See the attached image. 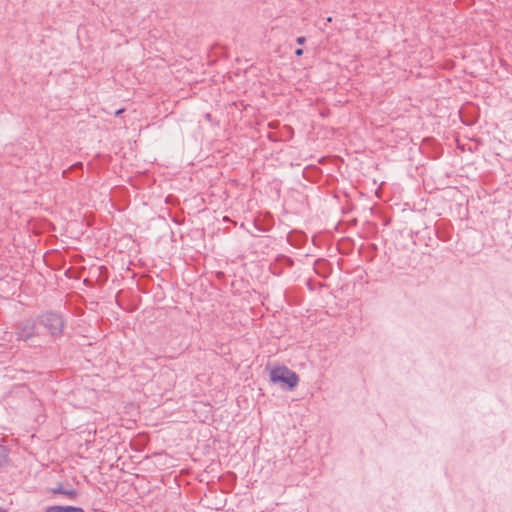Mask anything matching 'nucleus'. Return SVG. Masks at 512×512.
Returning a JSON list of instances; mask_svg holds the SVG:
<instances>
[{
    "instance_id": "18",
    "label": "nucleus",
    "mask_w": 512,
    "mask_h": 512,
    "mask_svg": "<svg viewBox=\"0 0 512 512\" xmlns=\"http://www.w3.org/2000/svg\"><path fill=\"white\" fill-rule=\"evenodd\" d=\"M371 247L375 250L377 249L376 244H372Z\"/></svg>"
},
{
    "instance_id": "13",
    "label": "nucleus",
    "mask_w": 512,
    "mask_h": 512,
    "mask_svg": "<svg viewBox=\"0 0 512 512\" xmlns=\"http://www.w3.org/2000/svg\"><path fill=\"white\" fill-rule=\"evenodd\" d=\"M65 276L68 277V278H75V279L79 278L78 272H77V270L74 267H69L65 271Z\"/></svg>"
},
{
    "instance_id": "20",
    "label": "nucleus",
    "mask_w": 512,
    "mask_h": 512,
    "mask_svg": "<svg viewBox=\"0 0 512 512\" xmlns=\"http://www.w3.org/2000/svg\"><path fill=\"white\" fill-rule=\"evenodd\" d=\"M0 512H6V510H4L3 508H0Z\"/></svg>"
},
{
    "instance_id": "15",
    "label": "nucleus",
    "mask_w": 512,
    "mask_h": 512,
    "mask_svg": "<svg viewBox=\"0 0 512 512\" xmlns=\"http://www.w3.org/2000/svg\"><path fill=\"white\" fill-rule=\"evenodd\" d=\"M304 53L303 49L302 48H298L295 50V55L296 56H302Z\"/></svg>"
},
{
    "instance_id": "3",
    "label": "nucleus",
    "mask_w": 512,
    "mask_h": 512,
    "mask_svg": "<svg viewBox=\"0 0 512 512\" xmlns=\"http://www.w3.org/2000/svg\"><path fill=\"white\" fill-rule=\"evenodd\" d=\"M36 319H25L15 326V336L18 341L28 342L39 334Z\"/></svg>"
},
{
    "instance_id": "10",
    "label": "nucleus",
    "mask_w": 512,
    "mask_h": 512,
    "mask_svg": "<svg viewBox=\"0 0 512 512\" xmlns=\"http://www.w3.org/2000/svg\"><path fill=\"white\" fill-rule=\"evenodd\" d=\"M44 512H85L82 507L72 505H53L47 507Z\"/></svg>"
},
{
    "instance_id": "11",
    "label": "nucleus",
    "mask_w": 512,
    "mask_h": 512,
    "mask_svg": "<svg viewBox=\"0 0 512 512\" xmlns=\"http://www.w3.org/2000/svg\"><path fill=\"white\" fill-rule=\"evenodd\" d=\"M9 464V450L7 447L0 445V467L7 466Z\"/></svg>"
},
{
    "instance_id": "6",
    "label": "nucleus",
    "mask_w": 512,
    "mask_h": 512,
    "mask_svg": "<svg viewBox=\"0 0 512 512\" xmlns=\"http://www.w3.org/2000/svg\"><path fill=\"white\" fill-rule=\"evenodd\" d=\"M307 241L308 236L302 230L293 229L287 234V242L295 248H302Z\"/></svg>"
},
{
    "instance_id": "12",
    "label": "nucleus",
    "mask_w": 512,
    "mask_h": 512,
    "mask_svg": "<svg viewBox=\"0 0 512 512\" xmlns=\"http://www.w3.org/2000/svg\"><path fill=\"white\" fill-rule=\"evenodd\" d=\"M83 169V163L82 162H76L72 164L67 170L63 171V177H66L67 173L76 171V170H82Z\"/></svg>"
},
{
    "instance_id": "1",
    "label": "nucleus",
    "mask_w": 512,
    "mask_h": 512,
    "mask_svg": "<svg viewBox=\"0 0 512 512\" xmlns=\"http://www.w3.org/2000/svg\"><path fill=\"white\" fill-rule=\"evenodd\" d=\"M37 323L56 339L63 335L66 320L60 313L47 311L37 316Z\"/></svg>"
},
{
    "instance_id": "5",
    "label": "nucleus",
    "mask_w": 512,
    "mask_h": 512,
    "mask_svg": "<svg viewBox=\"0 0 512 512\" xmlns=\"http://www.w3.org/2000/svg\"><path fill=\"white\" fill-rule=\"evenodd\" d=\"M253 226L260 232H268L274 226V218L271 213H259L253 221Z\"/></svg>"
},
{
    "instance_id": "4",
    "label": "nucleus",
    "mask_w": 512,
    "mask_h": 512,
    "mask_svg": "<svg viewBox=\"0 0 512 512\" xmlns=\"http://www.w3.org/2000/svg\"><path fill=\"white\" fill-rule=\"evenodd\" d=\"M294 264L295 261L290 256L285 254H278L269 264V271L274 276L280 277L284 274L286 268H292Z\"/></svg>"
},
{
    "instance_id": "17",
    "label": "nucleus",
    "mask_w": 512,
    "mask_h": 512,
    "mask_svg": "<svg viewBox=\"0 0 512 512\" xmlns=\"http://www.w3.org/2000/svg\"><path fill=\"white\" fill-rule=\"evenodd\" d=\"M123 111H124V109H123V108L118 109V110L116 111V115H120Z\"/></svg>"
},
{
    "instance_id": "19",
    "label": "nucleus",
    "mask_w": 512,
    "mask_h": 512,
    "mask_svg": "<svg viewBox=\"0 0 512 512\" xmlns=\"http://www.w3.org/2000/svg\"><path fill=\"white\" fill-rule=\"evenodd\" d=\"M230 474L236 479V474L233 472H230Z\"/></svg>"
},
{
    "instance_id": "9",
    "label": "nucleus",
    "mask_w": 512,
    "mask_h": 512,
    "mask_svg": "<svg viewBox=\"0 0 512 512\" xmlns=\"http://www.w3.org/2000/svg\"><path fill=\"white\" fill-rule=\"evenodd\" d=\"M50 492L53 494L64 495V496L68 497L69 499H75L79 494L77 489H74V488L67 489L64 487L63 483H61V482H58L56 487L51 488Z\"/></svg>"
},
{
    "instance_id": "14",
    "label": "nucleus",
    "mask_w": 512,
    "mask_h": 512,
    "mask_svg": "<svg viewBox=\"0 0 512 512\" xmlns=\"http://www.w3.org/2000/svg\"><path fill=\"white\" fill-rule=\"evenodd\" d=\"M305 42H306V37H304V36H299L296 38V43L298 45H303V44H305Z\"/></svg>"
},
{
    "instance_id": "7",
    "label": "nucleus",
    "mask_w": 512,
    "mask_h": 512,
    "mask_svg": "<svg viewBox=\"0 0 512 512\" xmlns=\"http://www.w3.org/2000/svg\"><path fill=\"white\" fill-rule=\"evenodd\" d=\"M313 268L315 273L324 279L328 278L332 272V264L324 258L315 260Z\"/></svg>"
},
{
    "instance_id": "8",
    "label": "nucleus",
    "mask_w": 512,
    "mask_h": 512,
    "mask_svg": "<svg viewBox=\"0 0 512 512\" xmlns=\"http://www.w3.org/2000/svg\"><path fill=\"white\" fill-rule=\"evenodd\" d=\"M459 113L461 121L467 126L474 125L478 120V113L473 106L463 107L460 109Z\"/></svg>"
},
{
    "instance_id": "2",
    "label": "nucleus",
    "mask_w": 512,
    "mask_h": 512,
    "mask_svg": "<svg viewBox=\"0 0 512 512\" xmlns=\"http://www.w3.org/2000/svg\"><path fill=\"white\" fill-rule=\"evenodd\" d=\"M270 381L279 384L284 390L292 391L299 383V376L296 372L285 365L276 366L270 369Z\"/></svg>"
},
{
    "instance_id": "16",
    "label": "nucleus",
    "mask_w": 512,
    "mask_h": 512,
    "mask_svg": "<svg viewBox=\"0 0 512 512\" xmlns=\"http://www.w3.org/2000/svg\"><path fill=\"white\" fill-rule=\"evenodd\" d=\"M99 271H100V274H102L103 272H107V268L104 266H101V267H99Z\"/></svg>"
}]
</instances>
